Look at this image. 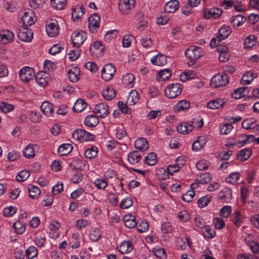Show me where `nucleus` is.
<instances>
[{
  "label": "nucleus",
  "mask_w": 259,
  "mask_h": 259,
  "mask_svg": "<svg viewBox=\"0 0 259 259\" xmlns=\"http://www.w3.org/2000/svg\"><path fill=\"white\" fill-rule=\"evenodd\" d=\"M232 31L230 26L223 25L219 30L215 37H213L210 42V46L214 48L218 46L222 40L226 39L231 34Z\"/></svg>",
  "instance_id": "nucleus-1"
},
{
  "label": "nucleus",
  "mask_w": 259,
  "mask_h": 259,
  "mask_svg": "<svg viewBox=\"0 0 259 259\" xmlns=\"http://www.w3.org/2000/svg\"><path fill=\"white\" fill-rule=\"evenodd\" d=\"M183 89L182 84L179 82L169 84L164 90V94L168 98L173 99L181 94Z\"/></svg>",
  "instance_id": "nucleus-2"
},
{
  "label": "nucleus",
  "mask_w": 259,
  "mask_h": 259,
  "mask_svg": "<svg viewBox=\"0 0 259 259\" xmlns=\"http://www.w3.org/2000/svg\"><path fill=\"white\" fill-rule=\"evenodd\" d=\"M73 139L80 142H84L94 140L95 136L81 129H76L72 134Z\"/></svg>",
  "instance_id": "nucleus-3"
},
{
  "label": "nucleus",
  "mask_w": 259,
  "mask_h": 259,
  "mask_svg": "<svg viewBox=\"0 0 259 259\" xmlns=\"http://www.w3.org/2000/svg\"><path fill=\"white\" fill-rule=\"evenodd\" d=\"M229 82V78L225 73H219L211 79L210 84L211 87L217 88L227 85Z\"/></svg>",
  "instance_id": "nucleus-4"
},
{
  "label": "nucleus",
  "mask_w": 259,
  "mask_h": 259,
  "mask_svg": "<svg viewBox=\"0 0 259 259\" xmlns=\"http://www.w3.org/2000/svg\"><path fill=\"white\" fill-rule=\"evenodd\" d=\"M185 55L191 61H194L202 57L204 55V52L202 48L192 46L186 50Z\"/></svg>",
  "instance_id": "nucleus-5"
},
{
  "label": "nucleus",
  "mask_w": 259,
  "mask_h": 259,
  "mask_svg": "<svg viewBox=\"0 0 259 259\" xmlns=\"http://www.w3.org/2000/svg\"><path fill=\"white\" fill-rule=\"evenodd\" d=\"M87 38V34L84 31H75L71 35V40L73 45L76 48H79Z\"/></svg>",
  "instance_id": "nucleus-6"
},
{
  "label": "nucleus",
  "mask_w": 259,
  "mask_h": 259,
  "mask_svg": "<svg viewBox=\"0 0 259 259\" xmlns=\"http://www.w3.org/2000/svg\"><path fill=\"white\" fill-rule=\"evenodd\" d=\"M34 74L33 69L28 66L22 67L19 71L20 79L24 82H28L33 79Z\"/></svg>",
  "instance_id": "nucleus-7"
},
{
  "label": "nucleus",
  "mask_w": 259,
  "mask_h": 259,
  "mask_svg": "<svg viewBox=\"0 0 259 259\" xmlns=\"http://www.w3.org/2000/svg\"><path fill=\"white\" fill-rule=\"evenodd\" d=\"M135 5L136 0H119L118 8L122 14H127L135 7Z\"/></svg>",
  "instance_id": "nucleus-8"
},
{
  "label": "nucleus",
  "mask_w": 259,
  "mask_h": 259,
  "mask_svg": "<svg viewBox=\"0 0 259 259\" xmlns=\"http://www.w3.org/2000/svg\"><path fill=\"white\" fill-rule=\"evenodd\" d=\"M46 29L47 34L52 37L57 36L59 33V26L58 22L56 20H51L47 21L46 25Z\"/></svg>",
  "instance_id": "nucleus-9"
},
{
  "label": "nucleus",
  "mask_w": 259,
  "mask_h": 259,
  "mask_svg": "<svg viewBox=\"0 0 259 259\" xmlns=\"http://www.w3.org/2000/svg\"><path fill=\"white\" fill-rule=\"evenodd\" d=\"M116 69L112 64H107L101 70V76L103 80L106 81L110 80L113 78Z\"/></svg>",
  "instance_id": "nucleus-10"
},
{
  "label": "nucleus",
  "mask_w": 259,
  "mask_h": 259,
  "mask_svg": "<svg viewBox=\"0 0 259 259\" xmlns=\"http://www.w3.org/2000/svg\"><path fill=\"white\" fill-rule=\"evenodd\" d=\"M100 17L96 13L91 15L88 18V27L92 33L96 32L99 29Z\"/></svg>",
  "instance_id": "nucleus-11"
},
{
  "label": "nucleus",
  "mask_w": 259,
  "mask_h": 259,
  "mask_svg": "<svg viewBox=\"0 0 259 259\" xmlns=\"http://www.w3.org/2000/svg\"><path fill=\"white\" fill-rule=\"evenodd\" d=\"M22 21L25 26H31L36 21L35 13L30 9L25 11L21 18Z\"/></svg>",
  "instance_id": "nucleus-12"
},
{
  "label": "nucleus",
  "mask_w": 259,
  "mask_h": 259,
  "mask_svg": "<svg viewBox=\"0 0 259 259\" xmlns=\"http://www.w3.org/2000/svg\"><path fill=\"white\" fill-rule=\"evenodd\" d=\"M33 33L31 29L23 27L19 29L17 32V36L23 41L30 42L33 38Z\"/></svg>",
  "instance_id": "nucleus-13"
},
{
  "label": "nucleus",
  "mask_w": 259,
  "mask_h": 259,
  "mask_svg": "<svg viewBox=\"0 0 259 259\" xmlns=\"http://www.w3.org/2000/svg\"><path fill=\"white\" fill-rule=\"evenodd\" d=\"M94 112L101 118L107 117L109 113V106L106 103H100L97 104L94 109Z\"/></svg>",
  "instance_id": "nucleus-14"
},
{
  "label": "nucleus",
  "mask_w": 259,
  "mask_h": 259,
  "mask_svg": "<svg viewBox=\"0 0 259 259\" xmlns=\"http://www.w3.org/2000/svg\"><path fill=\"white\" fill-rule=\"evenodd\" d=\"M35 80L38 85L45 87L50 80V75L46 71L38 72L35 75Z\"/></svg>",
  "instance_id": "nucleus-15"
},
{
  "label": "nucleus",
  "mask_w": 259,
  "mask_h": 259,
  "mask_svg": "<svg viewBox=\"0 0 259 259\" xmlns=\"http://www.w3.org/2000/svg\"><path fill=\"white\" fill-rule=\"evenodd\" d=\"M218 195L222 201L225 203H229L233 199L232 191L228 187L223 188Z\"/></svg>",
  "instance_id": "nucleus-16"
},
{
  "label": "nucleus",
  "mask_w": 259,
  "mask_h": 259,
  "mask_svg": "<svg viewBox=\"0 0 259 259\" xmlns=\"http://www.w3.org/2000/svg\"><path fill=\"white\" fill-rule=\"evenodd\" d=\"M222 13V10L219 8H211L205 9L204 10V16L207 19H217Z\"/></svg>",
  "instance_id": "nucleus-17"
},
{
  "label": "nucleus",
  "mask_w": 259,
  "mask_h": 259,
  "mask_svg": "<svg viewBox=\"0 0 259 259\" xmlns=\"http://www.w3.org/2000/svg\"><path fill=\"white\" fill-rule=\"evenodd\" d=\"M257 76V73L254 70L247 71L242 75L240 82L243 85L249 84Z\"/></svg>",
  "instance_id": "nucleus-18"
},
{
  "label": "nucleus",
  "mask_w": 259,
  "mask_h": 259,
  "mask_svg": "<svg viewBox=\"0 0 259 259\" xmlns=\"http://www.w3.org/2000/svg\"><path fill=\"white\" fill-rule=\"evenodd\" d=\"M14 39V34L13 32L5 30L0 32V43L8 44L12 42Z\"/></svg>",
  "instance_id": "nucleus-19"
},
{
  "label": "nucleus",
  "mask_w": 259,
  "mask_h": 259,
  "mask_svg": "<svg viewBox=\"0 0 259 259\" xmlns=\"http://www.w3.org/2000/svg\"><path fill=\"white\" fill-rule=\"evenodd\" d=\"M226 100L223 98H217L209 101L207 104V107L211 110H215L223 107Z\"/></svg>",
  "instance_id": "nucleus-20"
},
{
  "label": "nucleus",
  "mask_w": 259,
  "mask_h": 259,
  "mask_svg": "<svg viewBox=\"0 0 259 259\" xmlns=\"http://www.w3.org/2000/svg\"><path fill=\"white\" fill-rule=\"evenodd\" d=\"M190 106V103L189 101L182 100L175 105L174 111L176 113L186 112L189 109Z\"/></svg>",
  "instance_id": "nucleus-21"
},
{
  "label": "nucleus",
  "mask_w": 259,
  "mask_h": 259,
  "mask_svg": "<svg viewBox=\"0 0 259 259\" xmlns=\"http://www.w3.org/2000/svg\"><path fill=\"white\" fill-rule=\"evenodd\" d=\"M207 141V138L205 136H200L193 142L192 146V150L195 151L201 150L205 146Z\"/></svg>",
  "instance_id": "nucleus-22"
},
{
  "label": "nucleus",
  "mask_w": 259,
  "mask_h": 259,
  "mask_svg": "<svg viewBox=\"0 0 259 259\" xmlns=\"http://www.w3.org/2000/svg\"><path fill=\"white\" fill-rule=\"evenodd\" d=\"M244 241L252 252L255 251L256 248L259 246L258 243L254 240V236L251 234L246 236L244 238Z\"/></svg>",
  "instance_id": "nucleus-23"
},
{
  "label": "nucleus",
  "mask_w": 259,
  "mask_h": 259,
  "mask_svg": "<svg viewBox=\"0 0 259 259\" xmlns=\"http://www.w3.org/2000/svg\"><path fill=\"white\" fill-rule=\"evenodd\" d=\"M142 156L138 151H133L127 154V160L131 164H136L142 159Z\"/></svg>",
  "instance_id": "nucleus-24"
},
{
  "label": "nucleus",
  "mask_w": 259,
  "mask_h": 259,
  "mask_svg": "<svg viewBox=\"0 0 259 259\" xmlns=\"http://www.w3.org/2000/svg\"><path fill=\"white\" fill-rule=\"evenodd\" d=\"M133 246L131 242L124 241L122 242L118 246V250L121 254L128 253L133 249Z\"/></svg>",
  "instance_id": "nucleus-25"
},
{
  "label": "nucleus",
  "mask_w": 259,
  "mask_h": 259,
  "mask_svg": "<svg viewBox=\"0 0 259 259\" xmlns=\"http://www.w3.org/2000/svg\"><path fill=\"white\" fill-rule=\"evenodd\" d=\"M197 77V73L192 70H187L182 72L180 75V80L185 82L188 80L193 79Z\"/></svg>",
  "instance_id": "nucleus-26"
},
{
  "label": "nucleus",
  "mask_w": 259,
  "mask_h": 259,
  "mask_svg": "<svg viewBox=\"0 0 259 259\" xmlns=\"http://www.w3.org/2000/svg\"><path fill=\"white\" fill-rule=\"evenodd\" d=\"M38 148V146L35 144H29L23 150V155L27 158H31L35 156V149Z\"/></svg>",
  "instance_id": "nucleus-27"
},
{
  "label": "nucleus",
  "mask_w": 259,
  "mask_h": 259,
  "mask_svg": "<svg viewBox=\"0 0 259 259\" xmlns=\"http://www.w3.org/2000/svg\"><path fill=\"white\" fill-rule=\"evenodd\" d=\"M179 7V2L178 0H170L167 2L164 7V10L169 13H174Z\"/></svg>",
  "instance_id": "nucleus-28"
},
{
  "label": "nucleus",
  "mask_w": 259,
  "mask_h": 259,
  "mask_svg": "<svg viewBox=\"0 0 259 259\" xmlns=\"http://www.w3.org/2000/svg\"><path fill=\"white\" fill-rule=\"evenodd\" d=\"M194 128L192 123L188 122H183L177 126V129L179 133L181 134H187L190 132Z\"/></svg>",
  "instance_id": "nucleus-29"
},
{
  "label": "nucleus",
  "mask_w": 259,
  "mask_h": 259,
  "mask_svg": "<svg viewBox=\"0 0 259 259\" xmlns=\"http://www.w3.org/2000/svg\"><path fill=\"white\" fill-rule=\"evenodd\" d=\"M69 80L72 82H77L80 77V70L78 67H75L68 71Z\"/></svg>",
  "instance_id": "nucleus-30"
},
{
  "label": "nucleus",
  "mask_w": 259,
  "mask_h": 259,
  "mask_svg": "<svg viewBox=\"0 0 259 259\" xmlns=\"http://www.w3.org/2000/svg\"><path fill=\"white\" fill-rule=\"evenodd\" d=\"M135 146L138 150L144 151L148 148L149 144L145 138H139L135 141Z\"/></svg>",
  "instance_id": "nucleus-31"
},
{
  "label": "nucleus",
  "mask_w": 259,
  "mask_h": 259,
  "mask_svg": "<svg viewBox=\"0 0 259 259\" xmlns=\"http://www.w3.org/2000/svg\"><path fill=\"white\" fill-rule=\"evenodd\" d=\"M248 89L244 87L236 89L232 94V97L235 99H239L248 95Z\"/></svg>",
  "instance_id": "nucleus-32"
},
{
  "label": "nucleus",
  "mask_w": 259,
  "mask_h": 259,
  "mask_svg": "<svg viewBox=\"0 0 259 259\" xmlns=\"http://www.w3.org/2000/svg\"><path fill=\"white\" fill-rule=\"evenodd\" d=\"M102 95L104 98L107 100L113 99L116 95L115 91L111 86L107 87L102 91Z\"/></svg>",
  "instance_id": "nucleus-33"
},
{
  "label": "nucleus",
  "mask_w": 259,
  "mask_h": 259,
  "mask_svg": "<svg viewBox=\"0 0 259 259\" xmlns=\"http://www.w3.org/2000/svg\"><path fill=\"white\" fill-rule=\"evenodd\" d=\"M84 123L89 127H95L99 123V119L94 115H89L85 118Z\"/></svg>",
  "instance_id": "nucleus-34"
},
{
  "label": "nucleus",
  "mask_w": 259,
  "mask_h": 259,
  "mask_svg": "<svg viewBox=\"0 0 259 259\" xmlns=\"http://www.w3.org/2000/svg\"><path fill=\"white\" fill-rule=\"evenodd\" d=\"M123 220L125 226L128 228H133L137 225L135 217L133 215L130 214L124 215Z\"/></svg>",
  "instance_id": "nucleus-35"
},
{
  "label": "nucleus",
  "mask_w": 259,
  "mask_h": 259,
  "mask_svg": "<svg viewBox=\"0 0 259 259\" xmlns=\"http://www.w3.org/2000/svg\"><path fill=\"white\" fill-rule=\"evenodd\" d=\"M73 147L70 144H63L58 149V153L61 156H65L69 154L72 150Z\"/></svg>",
  "instance_id": "nucleus-36"
},
{
  "label": "nucleus",
  "mask_w": 259,
  "mask_h": 259,
  "mask_svg": "<svg viewBox=\"0 0 259 259\" xmlns=\"http://www.w3.org/2000/svg\"><path fill=\"white\" fill-rule=\"evenodd\" d=\"M201 232L204 238L209 239L213 238L215 234L214 230L209 225H205L202 228Z\"/></svg>",
  "instance_id": "nucleus-37"
},
{
  "label": "nucleus",
  "mask_w": 259,
  "mask_h": 259,
  "mask_svg": "<svg viewBox=\"0 0 259 259\" xmlns=\"http://www.w3.org/2000/svg\"><path fill=\"white\" fill-rule=\"evenodd\" d=\"M101 232L100 229L97 227H92L91 228L89 237L92 241H97L101 238Z\"/></svg>",
  "instance_id": "nucleus-38"
},
{
  "label": "nucleus",
  "mask_w": 259,
  "mask_h": 259,
  "mask_svg": "<svg viewBox=\"0 0 259 259\" xmlns=\"http://www.w3.org/2000/svg\"><path fill=\"white\" fill-rule=\"evenodd\" d=\"M151 62L153 64L157 66H163L166 64L167 60L165 56L160 55L153 57Z\"/></svg>",
  "instance_id": "nucleus-39"
},
{
  "label": "nucleus",
  "mask_w": 259,
  "mask_h": 259,
  "mask_svg": "<svg viewBox=\"0 0 259 259\" xmlns=\"http://www.w3.org/2000/svg\"><path fill=\"white\" fill-rule=\"evenodd\" d=\"M212 177L210 174L208 172L201 173L198 175L196 179L198 183L201 184H207L210 182L211 180Z\"/></svg>",
  "instance_id": "nucleus-40"
},
{
  "label": "nucleus",
  "mask_w": 259,
  "mask_h": 259,
  "mask_svg": "<svg viewBox=\"0 0 259 259\" xmlns=\"http://www.w3.org/2000/svg\"><path fill=\"white\" fill-rule=\"evenodd\" d=\"M87 106V103L82 99L76 100L73 107V110L75 112H81L85 109Z\"/></svg>",
  "instance_id": "nucleus-41"
},
{
  "label": "nucleus",
  "mask_w": 259,
  "mask_h": 259,
  "mask_svg": "<svg viewBox=\"0 0 259 259\" xmlns=\"http://www.w3.org/2000/svg\"><path fill=\"white\" fill-rule=\"evenodd\" d=\"M41 110L47 116L52 115L54 112L53 105L48 102H44L41 106Z\"/></svg>",
  "instance_id": "nucleus-42"
},
{
  "label": "nucleus",
  "mask_w": 259,
  "mask_h": 259,
  "mask_svg": "<svg viewBox=\"0 0 259 259\" xmlns=\"http://www.w3.org/2000/svg\"><path fill=\"white\" fill-rule=\"evenodd\" d=\"M251 154V151L248 148H244L238 153L237 159L241 161H244L249 158Z\"/></svg>",
  "instance_id": "nucleus-43"
},
{
  "label": "nucleus",
  "mask_w": 259,
  "mask_h": 259,
  "mask_svg": "<svg viewBox=\"0 0 259 259\" xmlns=\"http://www.w3.org/2000/svg\"><path fill=\"white\" fill-rule=\"evenodd\" d=\"M134 75L132 73H126L122 76V82L126 86L132 88L134 86Z\"/></svg>",
  "instance_id": "nucleus-44"
},
{
  "label": "nucleus",
  "mask_w": 259,
  "mask_h": 259,
  "mask_svg": "<svg viewBox=\"0 0 259 259\" xmlns=\"http://www.w3.org/2000/svg\"><path fill=\"white\" fill-rule=\"evenodd\" d=\"M246 18L241 15H237L232 17L231 24L233 27H239L245 21Z\"/></svg>",
  "instance_id": "nucleus-45"
},
{
  "label": "nucleus",
  "mask_w": 259,
  "mask_h": 259,
  "mask_svg": "<svg viewBox=\"0 0 259 259\" xmlns=\"http://www.w3.org/2000/svg\"><path fill=\"white\" fill-rule=\"evenodd\" d=\"M257 42L256 37L254 35H250L244 41V47L245 49H250L256 45Z\"/></svg>",
  "instance_id": "nucleus-46"
},
{
  "label": "nucleus",
  "mask_w": 259,
  "mask_h": 259,
  "mask_svg": "<svg viewBox=\"0 0 259 259\" xmlns=\"http://www.w3.org/2000/svg\"><path fill=\"white\" fill-rule=\"evenodd\" d=\"M94 185L98 190H105L107 187L108 184L106 179L100 177L95 180Z\"/></svg>",
  "instance_id": "nucleus-47"
},
{
  "label": "nucleus",
  "mask_w": 259,
  "mask_h": 259,
  "mask_svg": "<svg viewBox=\"0 0 259 259\" xmlns=\"http://www.w3.org/2000/svg\"><path fill=\"white\" fill-rule=\"evenodd\" d=\"M171 75L170 69H166L160 71L156 75V78L159 81H164L168 79Z\"/></svg>",
  "instance_id": "nucleus-48"
},
{
  "label": "nucleus",
  "mask_w": 259,
  "mask_h": 259,
  "mask_svg": "<svg viewBox=\"0 0 259 259\" xmlns=\"http://www.w3.org/2000/svg\"><path fill=\"white\" fill-rule=\"evenodd\" d=\"M240 177V174L239 172H232L226 178V182L228 184L234 185L236 184Z\"/></svg>",
  "instance_id": "nucleus-49"
},
{
  "label": "nucleus",
  "mask_w": 259,
  "mask_h": 259,
  "mask_svg": "<svg viewBox=\"0 0 259 259\" xmlns=\"http://www.w3.org/2000/svg\"><path fill=\"white\" fill-rule=\"evenodd\" d=\"M180 160V158L178 157L176 159V163L172 165H169L167 166V170L169 175H172L175 172H178L180 167L184 165L183 163H179Z\"/></svg>",
  "instance_id": "nucleus-50"
},
{
  "label": "nucleus",
  "mask_w": 259,
  "mask_h": 259,
  "mask_svg": "<svg viewBox=\"0 0 259 259\" xmlns=\"http://www.w3.org/2000/svg\"><path fill=\"white\" fill-rule=\"evenodd\" d=\"M98 153V148L96 146H92L85 150L84 156L87 158L92 159L97 156Z\"/></svg>",
  "instance_id": "nucleus-51"
},
{
  "label": "nucleus",
  "mask_w": 259,
  "mask_h": 259,
  "mask_svg": "<svg viewBox=\"0 0 259 259\" xmlns=\"http://www.w3.org/2000/svg\"><path fill=\"white\" fill-rule=\"evenodd\" d=\"M82 7H77L72 11V18L74 21H78L84 14Z\"/></svg>",
  "instance_id": "nucleus-52"
},
{
  "label": "nucleus",
  "mask_w": 259,
  "mask_h": 259,
  "mask_svg": "<svg viewBox=\"0 0 259 259\" xmlns=\"http://www.w3.org/2000/svg\"><path fill=\"white\" fill-rule=\"evenodd\" d=\"M157 161V156L154 152L149 153L144 159L145 163L150 166L156 164Z\"/></svg>",
  "instance_id": "nucleus-53"
},
{
  "label": "nucleus",
  "mask_w": 259,
  "mask_h": 259,
  "mask_svg": "<svg viewBox=\"0 0 259 259\" xmlns=\"http://www.w3.org/2000/svg\"><path fill=\"white\" fill-rule=\"evenodd\" d=\"M67 0H51L52 8L57 10L63 9L66 5Z\"/></svg>",
  "instance_id": "nucleus-54"
},
{
  "label": "nucleus",
  "mask_w": 259,
  "mask_h": 259,
  "mask_svg": "<svg viewBox=\"0 0 259 259\" xmlns=\"http://www.w3.org/2000/svg\"><path fill=\"white\" fill-rule=\"evenodd\" d=\"M139 99L138 92L135 90H133L130 93L127 98V102L130 105H133L138 102Z\"/></svg>",
  "instance_id": "nucleus-55"
},
{
  "label": "nucleus",
  "mask_w": 259,
  "mask_h": 259,
  "mask_svg": "<svg viewBox=\"0 0 259 259\" xmlns=\"http://www.w3.org/2000/svg\"><path fill=\"white\" fill-rule=\"evenodd\" d=\"M142 46L146 49H151L153 46V41L148 36H144L140 39Z\"/></svg>",
  "instance_id": "nucleus-56"
},
{
  "label": "nucleus",
  "mask_w": 259,
  "mask_h": 259,
  "mask_svg": "<svg viewBox=\"0 0 259 259\" xmlns=\"http://www.w3.org/2000/svg\"><path fill=\"white\" fill-rule=\"evenodd\" d=\"M28 191L29 196L33 199L37 198L39 196L41 192L38 187L32 185L28 186Z\"/></svg>",
  "instance_id": "nucleus-57"
},
{
  "label": "nucleus",
  "mask_w": 259,
  "mask_h": 259,
  "mask_svg": "<svg viewBox=\"0 0 259 259\" xmlns=\"http://www.w3.org/2000/svg\"><path fill=\"white\" fill-rule=\"evenodd\" d=\"M233 127L230 123H221L219 126L220 133L221 135H227L231 132Z\"/></svg>",
  "instance_id": "nucleus-58"
},
{
  "label": "nucleus",
  "mask_w": 259,
  "mask_h": 259,
  "mask_svg": "<svg viewBox=\"0 0 259 259\" xmlns=\"http://www.w3.org/2000/svg\"><path fill=\"white\" fill-rule=\"evenodd\" d=\"M243 217L238 210H235L233 213L232 220L233 223L237 226H240L243 222Z\"/></svg>",
  "instance_id": "nucleus-59"
},
{
  "label": "nucleus",
  "mask_w": 259,
  "mask_h": 259,
  "mask_svg": "<svg viewBox=\"0 0 259 259\" xmlns=\"http://www.w3.org/2000/svg\"><path fill=\"white\" fill-rule=\"evenodd\" d=\"M133 204V199L130 197H126L121 200L119 206L121 209H127L132 206Z\"/></svg>",
  "instance_id": "nucleus-60"
},
{
  "label": "nucleus",
  "mask_w": 259,
  "mask_h": 259,
  "mask_svg": "<svg viewBox=\"0 0 259 259\" xmlns=\"http://www.w3.org/2000/svg\"><path fill=\"white\" fill-rule=\"evenodd\" d=\"M13 227L14 228L15 231L19 234H23L26 229L25 225L23 224L20 221H17L13 225Z\"/></svg>",
  "instance_id": "nucleus-61"
},
{
  "label": "nucleus",
  "mask_w": 259,
  "mask_h": 259,
  "mask_svg": "<svg viewBox=\"0 0 259 259\" xmlns=\"http://www.w3.org/2000/svg\"><path fill=\"white\" fill-rule=\"evenodd\" d=\"M30 172L28 170H22L20 171L16 177L17 181L22 182L26 181L30 176Z\"/></svg>",
  "instance_id": "nucleus-62"
},
{
  "label": "nucleus",
  "mask_w": 259,
  "mask_h": 259,
  "mask_svg": "<svg viewBox=\"0 0 259 259\" xmlns=\"http://www.w3.org/2000/svg\"><path fill=\"white\" fill-rule=\"evenodd\" d=\"M232 212L231 207L229 205H225L219 211V214L223 218H228Z\"/></svg>",
  "instance_id": "nucleus-63"
},
{
  "label": "nucleus",
  "mask_w": 259,
  "mask_h": 259,
  "mask_svg": "<svg viewBox=\"0 0 259 259\" xmlns=\"http://www.w3.org/2000/svg\"><path fill=\"white\" fill-rule=\"evenodd\" d=\"M38 254L37 248L35 246H30L26 251V254L29 259L35 257Z\"/></svg>",
  "instance_id": "nucleus-64"
}]
</instances>
